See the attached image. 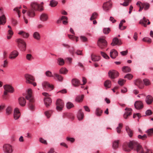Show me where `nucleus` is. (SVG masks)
Segmentation results:
<instances>
[{"label": "nucleus", "mask_w": 153, "mask_h": 153, "mask_svg": "<svg viewBox=\"0 0 153 153\" xmlns=\"http://www.w3.org/2000/svg\"><path fill=\"white\" fill-rule=\"evenodd\" d=\"M59 72L60 74H65L67 73L68 70L66 68H62L60 69Z\"/></svg>", "instance_id": "ea45409f"}, {"label": "nucleus", "mask_w": 153, "mask_h": 153, "mask_svg": "<svg viewBox=\"0 0 153 153\" xmlns=\"http://www.w3.org/2000/svg\"><path fill=\"white\" fill-rule=\"evenodd\" d=\"M111 85V81L108 80H106V88H110Z\"/></svg>", "instance_id": "a18cd8bd"}, {"label": "nucleus", "mask_w": 153, "mask_h": 153, "mask_svg": "<svg viewBox=\"0 0 153 153\" xmlns=\"http://www.w3.org/2000/svg\"><path fill=\"white\" fill-rule=\"evenodd\" d=\"M98 16V14L96 12H94L93 13L90 18V20L91 21L92 20L95 19H96Z\"/></svg>", "instance_id": "58836bf2"}, {"label": "nucleus", "mask_w": 153, "mask_h": 153, "mask_svg": "<svg viewBox=\"0 0 153 153\" xmlns=\"http://www.w3.org/2000/svg\"><path fill=\"white\" fill-rule=\"evenodd\" d=\"M143 40L144 42H147L149 43H151L152 42L151 39L148 37L143 38Z\"/></svg>", "instance_id": "4d7b16f0"}, {"label": "nucleus", "mask_w": 153, "mask_h": 153, "mask_svg": "<svg viewBox=\"0 0 153 153\" xmlns=\"http://www.w3.org/2000/svg\"><path fill=\"white\" fill-rule=\"evenodd\" d=\"M25 77L27 83H31V81L35 80V78L31 75L27 74L25 75Z\"/></svg>", "instance_id": "9b49d317"}, {"label": "nucleus", "mask_w": 153, "mask_h": 153, "mask_svg": "<svg viewBox=\"0 0 153 153\" xmlns=\"http://www.w3.org/2000/svg\"><path fill=\"white\" fill-rule=\"evenodd\" d=\"M135 85L137 86L140 89H142L143 88V85L142 81L140 79L136 80L134 82Z\"/></svg>", "instance_id": "dca6fc26"}, {"label": "nucleus", "mask_w": 153, "mask_h": 153, "mask_svg": "<svg viewBox=\"0 0 153 153\" xmlns=\"http://www.w3.org/2000/svg\"><path fill=\"white\" fill-rule=\"evenodd\" d=\"M83 113L82 112L81 109L79 110L77 115V117L78 120H82L83 119Z\"/></svg>", "instance_id": "bb28decb"}, {"label": "nucleus", "mask_w": 153, "mask_h": 153, "mask_svg": "<svg viewBox=\"0 0 153 153\" xmlns=\"http://www.w3.org/2000/svg\"><path fill=\"white\" fill-rule=\"evenodd\" d=\"M57 4V2L53 0L51 1H50V5L52 7H54L56 6Z\"/></svg>", "instance_id": "79ce46f5"}, {"label": "nucleus", "mask_w": 153, "mask_h": 153, "mask_svg": "<svg viewBox=\"0 0 153 153\" xmlns=\"http://www.w3.org/2000/svg\"><path fill=\"white\" fill-rule=\"evenodd\" d=\"M143 82L144 84L146 85H150L151 83L150 81L147 79H145L143 80Z\"/></svg>", "instance_id": "864d4df0"}, {"label": "nucleus", "mask_w": 153, "mask_h": 153, "mask_svg": "<svg viewBox=\"0 0 153 153\" xmlns=\"http://www.w3.org/2000/svg\"><path fill=\"white\" fill-rule=\"evenodd\" d=\"M66 106L68 109H70L74 106L73 103L70 102H68L66 104Z\"/></svg>", "instance_id": "a19ab883"}, {"label": "nucleus", "mask_w": 153, "mask_h": 153, "mask_svg": "<svg viewBox=\"0 0 153 153\" xmlns=\"http://www.w3.org/2000/svg\"><path fill=\"white\" fill-rule=\"evenodd\" d=\"M97 45L101 49H103L105 46V39L104 37L99 39L97 42Z\"/></svg>", "instance_id": "1a4fd4ad"}, {"label": "nucleus", "mask_w": 153, "mask_h": 153, "mask_svg": "<svg viewBox=\"0 0 153 153\" xmlns=\"http://www.w3.org/2000/svg\"><path fill=\"white\" fill-rule=\"evenodd\" d=\"M19 105L22 106L25 105L26 102L25 99L23 97H21L19 98Z\"/></svg>", "instance_id": "4be33fe9"}, {"label": "nucleus", "mask_w": 153, "mask_h": 153, "mask_svg": "<svg viewBox=\"0 0 153 153\" xmlns=\"http://www.w3.org/2000/svg\"><path fill=\"white\" fill-rule=\"evenodd\" d=\"M119 142L118 140H116L113 142L112 143V147L113 149H116L118 147Z\"/></svg>", "instance_id": "473e14b6"}, {"label": "nucleus", "mask_w": 153, "mask_h": 153, "mask_svg": "<svg viewBox=\"0 0 153 153\" xmlns=\"http://www.w3.org/2000/svg\"><path fill=\"white\" fill-rule=\"evenodd\" d=\"M134 141H132L128 143L125 144L123 146V150L126 152H130L131 149H134Z\"/></svg>", "instance_id": "39448f33"}, {"label": "nucleus", "mask_w": 153, "mask_h": 153, "mask_svg": "<svg viewBox=\"0 0 153 153\" xmlns=\"http://www.w3.org/2000/svg\"><path fill=\"white\" fill-rule=\"evenodd\" d=\"M45 74L48 77H52L54 76L52 75V72L50 71H46L45 72Z\"/></svg>", "instance_id": "6e6d98bb"}, {"label": "nucleus", "mask_w": 153, "mask_h": 153, "mask_svg": "<svg viewBox=\"0 0 153 153\" xmlns=\"http://www.w3.org/2000/svg\"><path fill=\"white\" fill-rule=\"evenodd\" d=\"M122 44V42L120 40H119L117 38H114L112 40V42L111 43V45L115 46L116 45H120Z\"/></svg>", "instance_id": "f3484780"}, {"label": "nucleus", "mask_w": 153, "mask_h": 153, "mask_svg": "<svg viewBox=\"0 0 153 153\" xmlns=\"http://www.w3.org/2000/svg\"><path fill=\"white\" fill-rule=\"evenodd\" d=\"M126 80L124 79H120L118 81V84L121 86L123 85L126 82Z\"/></svg>", "instance_id": "8fccbe9b"}, {"label": "nucleus", "mask_w": 153, "mask_h": 153, "mask_svg": "<svg viewBox=\"0 0 153 153\" xmlns=\"http://www.w3.org/2000/svg\"><path fill=\"white\" fill-rule=\"evenodd\" d=\"M71 82L73 85L76 87L79 84V81L76 79H72Z\"/></svg>", "instance_id": "c756f323"}, {"label": "nucleus", "mask_w": 153, "mask_h": 153, "mask_svg": "<svg viewBox=\"0 0 153 153\" xmlns=\"http://www.w3.org/2000/svg\"><path fill=\"white\" fill-rule=\"evenodd\" d=\"M143 3H142L141 2L138 1L136 4V5L140 7L139 11L140 12L141 11L143 10V7H142V4Z\"/></svg>", "instance_id": "09e8293b"}, {"label": "nucleus", "mask_w": 153, "mask_h": 153, "mask_svg": "<svg viewBox=\"0 0 153 153\" xmlns=\"http://www.w3.org/2000/svg\"><path fill=\"white\" fill-rule=\"evenodd\" d=\"M57 63L60 65H63L65 64L64 60L61 58H59L57 59Z\"/></svg>", "instance_id": "f704fd0d"}, {"label": "nucleus", "mask_w": 153, "mask_h": 153, "mask_svg": "<svg viewBox=\"0 0 153 153\" xmlns=\"http://www.w3.org/2000/svg\"><path fill=\"white\" fill-rule=\"evenodd\" d=\"M18 33L19 35H22L24 38H27L29 36V35L27 33H25L22 31H19Z\"/></svg>", "instance_id": "c9c22d12"}, {"label": "nucleus", "mask_w": 153, "mask_h": 153, "mask_svg": "<svg viewBox=\"0 0 153 153\" xmlns=\"http://www.w3.org/2000/svg\"><path fill=\"white\" fill-rule=\"evenodd\" d=\"M108 75L110 78L114 79L118 76L119 73L115 70H111L108 72Z\"/></svg>", "instance_id": "0eeeda50"}, {"label": "nucleus", "mask_w": 153, "mask_h": 153, "mask_svg": "<svg viewBox=\"0 0 153 153\" xmlns=\"http://www.w3.org/2000/svg\"><path fill=\"white\" fill-rule=\"evenodd\" d=\"M84 96L82 95V96H78L75 99V101L76 102H82L83 98Z\"/></svg>", "instance_id": "4c0bfd02"}, {"label": "nucleus", "mask_w": 153, "mask_h": 153, "mask_svg": "<svg viewBox=\"0 0 153 153\" xmlns=\"http://www.w3.org/2000/svg\"><path fill=\"white\" fill-rule=\"evenodd\" d=\"M66 140L67 141H70L71 142L73 143L75 141V139L72 137H67L66 138Z\"/></svg>", "instance_id": "69168bd1"}, {"label": "nucleus", "mask_w": 153, "mask_h": 153, "mask_svg": "<svg viewBox=\"0 0 153 153\" xmlns=\"http://www.w3.org/2000/svg\"><path fill=\"white\" fill-rule=\"evenodd\" d=\"M54 76L57 78L58 80L59 81H62L63 79V77L61 75L55 74L54 75Z\"/></svg>", "instance_id": "37998d69"}, {"label": "nucleus", "mask_w": 153, "mask_h": 153, "mask_svg": "<svg viewBox=\"0 0 153 153\" xmlns=\"http://www.w3.org/2000/svg\"><path fill=\"white\" fill-rule=\"evenodd\" d=\"M52 112L51 111H45V115L48 118L50 117Z\"/></svg>", "instance_id": "603ef678"}, {"label": "nucleus", "mask_w": 153, "mask_h": 153, "mask_svg": "<svg viewBox=\"0 0 153 153\" xmlns=\"http://www.w3.org/2000/svg\"><path fill=\"white\" fill-rule=\"evenodd\" d=\"M7 64L8 62L7 61V60L6 59L4 61L3 64L1 65V66H2L4 68H5L7 66Z\"/></svg>", "instance_id": "338daca9"}, {"label": "nucleus", "mask_w": 153, "mask_h": 153, "mask_svg": "<svg viewBox=\"0 0 153 153\" xmlns=\"http://www.w3.org/2000/svg\"><path fill=\"white\" fill-rule=\"evenodd\" d=\"M6 18L4 15L0 16V25H4L6 22Z\"/></svg>", "instance_id": "a878e982"}, {"label": "nucleus", "mask_w": 153, "mask_h": 153, "mask_svg": "<svg viewBox=\"0 0 153 153\" xmlns=\"http://www.w3.org/2000/svg\"><path fill=\"white\" fill-rule=\"evenodd\" d=\"M21 8V7L20 6L19 7V8L17 7L15 8L13 10L14 11H16V12L17 13H18V15L19 16V17H20V16L19 15L20 12H19V9H20Z\"/></svg>", "instance_id": "e2e57ef3"}, {"label": "nucleus", "mask_w": 153, "mask_h": 153, "mask_svg": "<svg viewBox=\"0 0 153 153\" xmlns=\"http://www.w3.org/2000/svg\"><path fill=\"white\" fill-rule=\"evenodd\" d=\"M12 109L11 107H8L6 109V114L7 115H9L11 114Z\"/></svg>", "instance_id": "de8ad7c7"}, {"label": "nucleus", "mask_w": 153, "mask_h": 153, "mask_svg": "<svg viewBox=\"0 0 153 153\" xmlns=\"http://www.w3.org/2000/svg\"><path fill=\"white\" fill-rule=\"evenodd\" d=\"M80 38L81 41L83 42H86L88 40L87 38L84 36H81Z\"/></svg>", "instance_id": "5fc2aeb1"}, {"label": "nucleus", "mask_w": 153, "mask_h": 153, "mask_svg": "<svg viewBox=\"0 0 153 153\" xmlns=\"http://www.w3.org/2000/svg\"><path fill=\"white\" fill-rule=\"evenodd\" d=\"M131 0H125V1L123 4V5L124 6H127L129 4V2Z\"/></svg>", "instance_id": "774afa93"}, {"label": "nucleus", "mask_w": 153, "mask_h": 153, "mask_svg": "<svg viewBox=\"0 0 153 153\" xmlns=\"http://www.w3.org/2000/svg\"><path fill=\"white\" fill-rule=\"evenodd\" d=\"M146 101L148 104H150L153 101V98L151 95H148L146 97Z\"/></svg>", "instance_id": "5701e85b"}, {"label": "nucleus", "mask_w": 153, "mask_h": 153, "mask_svg": "<svg viewBox=\"0 0 153 153\" xmlns=\"http://www.w3.org/2000/svg\"><path fill=\"white\" fill-rule=\"evenodd\" d=\"M150 6V4L148 3H143L142 4V7H143V9L144 8V10H147L149 9Z\"/></svg>", "instance_id": "72a5a7b5"}, {"label": "nucleus", "mask_w": 153, "mask_h": 153, "mask_svg": "<svg viewBox=\"0 0 153 153\" xmlns=\"http://www.w3.org/2000/svg\"><path fill=\"white\" fill-rule=\"evenodd\" d=\"M3 148L4 153H12L13 151L12 146L10 144L4 145Z\"/></svg>", "instance_id": "9d476101"}, {"label": "nucleus", "mask_w": 153, "mask_h": 153, "mask_svg": "<svg viewBox=\"0 0 153 153\" xmlns=\"http://www.w3.org/2000/svg\"><path fill=\"white\" fill-rule=\"evenodd\" d=\"M17 46L20 50L25 51L26 50V44L25 41L22 39L19 38L16 40Z\"/></svg>", "instance_id": "7ed1b4c3"}, {"label": "nucleus", "mask_w": 153, "mask_h": 153, "mask_svg": "<svg viewBox=\"0 0 153 153\" xmlns=\"http://www.w3.org/2000/svg\"><path fill=\"white\" fill-rule=\"evenodd\" d=\"M43 10V7L41 5H39L35 2H32L30 4V9L28 10L27 14L30 17H33L35 15V10L41 11Z\"/></svg>", "instance_id": "f257e3e1"}, {"label": "nucleus", "mask_w": 153, "mask_h": 153, "mask_svg": "<svg viewBox=\"0 0 153 153\" xmlns=\"http://www.w3.org/2000/svg\"><path fill=\"white\" fill-rule=\"evenodd\" d=\"M134 150H136L138 153H144L143 148L138 143L135 141L134 144Z\"/></svg>", "instance_id": "6e6552de"}, {"label": "nucleus", "mask_w": 153, "mask_h": 153, "mask_svg": "<svg viewBox=\"0 0 153 153\" xmlns=\"http://www.w3.org/2000/svg\"><path fill=\"white\" fill-rule=\"evenodd\" d=\"M40 19L41 21L43 22L46 21L48 19L47 14L45 13L42 14L40 16Z\"/></svg>", "instance_id": "393cba45"}, {"label": "nucleus", "mask_w": 153, "mask_h": 153, "mask_svg": "<svg viewBox=\"0 0 153 153\" xmlns=\"http://www.w3.org/2000/svg\"><path fill=\"white\" fill-rule=\"evenodd\" d=\"M92 60L94 62L98 61L100 60V56H96L94 55H92L91 56Z\"/></svg>", "instance_id": "2f4dec72"}, {"label": "nucleus", "mask_w": 153, "mask_h": 153, "mask_svg": "<svg viewBox=\"0 0 153 153\" xmlns=\"http://www.w3.org/2000/svg\"><path fill=\"white\" fill-rule=\"evenodd\" d=\"M135 108L137 109H141L143 107V104L141 101H137L134 103Z\"/></svg>", "instance_id": "a211bd4d"}, {"label": "nucleus", "mask_w": 153, "mask_h": 153, "mask_svg": "<svg viewBox=\"0 0 153 153\" xmlns=\"http://www.w3.org/2000/svg\"><path fill=\"white\" fill-rule=\"evenodd\" d=\"M42 95L46 97L44 99L45 104L46 107H48L50 106L52 100L49 97L50 96L48 93L46 92H43Z\"/></svg>", "instance_id": "20e7f679"}, {"label": "nucleus", "mask_w": 153, "mask_h": 153, "mask_svg": "<svg viewBox=\"0 0 153 153\" xmlns=\"http://www.w3.org/2000/svg\"><path fill=\"white\" fill-rule=\"evenodd\" d=\"M32 91L31 89H28L27 91V95L26 96V98L27 100H29L30 102V103L29 104L30 109L31 110H33L34 109V106L31 103L34 102V100L32 97Z\"/></svg>", "instance_id": "f03ea898"}, {"label": "nucleus", "mask_w": 153, "mask_h": 153, "mask_svg": "<svg viewBox=\"0 0 153 153\" xmlns=\"http://www.w3.org/2000/svg\"><path fill=\"white\" fill-rule=\"evenodd\" d=\"M147 22V25H149L150 24V22L148 19H146V18L144 17L143 18L140 20L139 22V23L142 25H143L145 27H147V24L146 23Z\"/></svg>", "instance_id": "ddd939ff"}, {"label": "nucleus", "mask_w": 153, "mask_h": 153, "mask_svg": "<svg viewBox=\"0 0 153 153\" xmlns=\"http://www.w3.org/2000/svg\"><path fill=\"white\" fill-rule=\"evenodd\" d=\"M133 75L131 74H127L124 77V78H127L128 79H131L133 78Z\"/></svg>", "instance_id": "13d9d810"}, {"label": "nucleus", "mask_w": 153, "mask_h": 153, "mask_svg": "<svg viewBox=\"0 0 153 153\" xmlns=\"http://www.w3.org/2000/svg\"><path fill=\"white\" fill-rule=\"evenodd\" d=\"M147 133L149 136L152 135L153 133V128H151L148 130Z\"/></svg>", "instance_id": "680f3d73"}, {"label": "nucleus", "mask_w": 153, "mask_h": 153, "mask_svg": "<svg viewBox=\"0 0 153 153\" xmlns=\"http://www.w3.org/2000/svg\"><path fill=\"white\" fill-rule=\"evenodd\" d=\"M13 32L12 30H8L7 32V39H9L11 38L13 35Z\"/></svg>", "instance_id": "cd10ccee"}, {"label": "nucleus", "mask_w": 153, "mask_h": 153, "mask_svg": "<svg viewBox=\"0 0 153 153\" xmlns=\"http://www.w3.org/2000/svg\"><path fill=\"white\" fill-rule=\"evenodd\" d=\"M118 53L115 49L112 50L110 52V56L112 59H115L118 56Z\"/></svg>", "instance_id": "412c9836"}, {"label": "nucleus", "mask_w": 153, "mask_h": 153, "mask_svg": "<svg viewBox=\"0 0 153 153\" xmlns=\"http://www.w3.org/2000/svg\"><path fill=\"white\" fill-rule=\"evenodd\" d=\"M26 58L28 60L31 61L33 58L31 54H27L26 55Z\"/></svg>", "instance_id": "3c124183"}, {"label": "nucleus", "mask_w": 153, "mask_h": 153, "mask_svg": "<svg viewBox=\"0 0 153 153\" xmlns=\"http://www.w3.org/2000/svg\"><path fill=\"white\" fill-rule=\"evenodd\" d=\"M112 3L111 1H109L106 2V11L109 10L111 7Z\"/></svg>", "instance_id": "c85d7f7f"}, {"label": "nucleus", "mask_w": 153, "mask_h": 153, "mask_svg": "<svg viewBox=\"0 0 153 153\" xmlns=\"http://www.w3.org/2000/svg\"><path fill=\"white\" fill-rule=\"evenodd\" d=\"M123 127L122 124L121 123H119L118 125V126L116 128V131L118 133H120L121 132V129Z\"/></svg>", "instance_id": "49530a36"}, {"label": "nucleus", "mask_w": 153, "mask_h": 153, "mask_svg": "<svg viewBox=\"0 0 153 153\" xmlns=\"http://www.w3.org/2000/svg\"><path fill=\"white\" fill-rule=\"evenodd\" d=\"M126 130L129 136L131 137L133 134V131L128 126H126Z\"/></svg>", "instance_id": "b1692460"}, {"label": "nucleus", "mask_w": 153, "mask_h": 153, "mask_svg": "<svg viewBox=\"0 0 153 153\" xmlns=\"http://www.w3.org/2000/svg\"><path fill=\"white\" fill-rule=\"evenodd\" d=\"M20 113L18 108H15L14 111V118L15 120L18 119L20 116Z\"/></svg>", "instance_id": "6ab92c4d"}, {"label": "nucleus", "mask_w": 153, "mask_h": 153, "mask_svg": "<svg viewBox=\"0 0 153 153\" xmlns=\"http://www.w3.org/2000/svg\"><path fill=\"white\" fill-rule=\"evenodd\" d=\"M138 137L139 139H142V140H144L146 138L147 136L146 134H144L143 136L139 135H138Z\"/></svg>", "instance_id": "052dcab7"}, {"label": "nucleus", "mask_w": 153, "mask_h": 153, "mask_svg": "<svg viewBox=\"0 0 153 153\" xmlns=\"http://www.w3.org/2000/svg\"><path fill=\"white\" fill-rule=\"evenodd\" d=\"M39 141H40V142L44 144H47V143L46 141L42 138L41 137L39 138Z\"/></svg>", "instance_id": "bf43d9fd"}, {"label": "nucleus", "mask_w": 153, "mask_h": 153, "mask_svg": "<svg viewBox=\"0 0 153 153\" xmlns=\"http://www.w3.org/2000/svg\"><path fill=\"white\" fill-rule=\"evenodd\" d=\"M75 53L78 55H82V51L80 50H77L75 52Z\"/></svg>", "instance_id": "0e129e2a"}, {"label": "nucleus", "mask_w": 153, "mask_h": 153, "mask_svg": "<svg viewBox=\"0 0 153 153\" xmlns=\"http://www.w3.org/2000/svg\"><path fill=\"white\" fill-rule=\"evenodd\" d=\"M33 37L37 40H39L40 39V36L39 33L38 32H34L33 34Z\"/></svg>", "instance_id": "7c9ffc66"}, {"label": "nucleus", "mask_w": 153, "mask_h": 153, "mask_svg": "<svg viewBox=\"0 0 153 153\" xmlns=\"http://www.w3.org/2000/svg\"><path fill=\"white\" fill-rule=\"evenodd\" d=\"M42 86L45 88L49 89L51 91L53 89V86L52 85H50L49 83L47 82H44L42 84Z\"/></svg>", "instance_id": "2eb2a0df"}, {"label": "nucleus", "mask_w": 153, "mask_h": 153, "mask_svg": "<svg viewBox=\"0 0 153 153\" xmlns=\"http://www.w3.org/2000/svg\"><path fill=\"white\" fill-rule=\"evenodd\" d=\"M102 113V111L100 108H97L95 111L96 114L97 116H100Z\"/></svg>", "instance_id": "c03bdc74"}, {"label": "nucleus", "mask_w": 153, "mask_h": 153, "mask_svg": "<svg viewBox=\"0 0 153 153\" xmlns=\"http://www.w3.org/2000/svg\"><path fill=\"white\" fill-rule=\"evenodd\" d=\"M125 110L126 111L123 115V117L125 119H127L128 116L131 115L132 110L131 108H127Z\"/></svg>", "instance_id": "4468645a"}, {"label": "nucleus", "mask_w": 153, "mask_h": 153, "mask_svg": "<svg viewBox=\"0 0 153 153\" xmlns=\"http://www.w3.org/2000/svg\"><path fill=\"white\" fill-rule=\"evenodd\" d=\"M122 71L124 72H129L131 71L130 68L128 66H124L122 68Z\"/></svg>", "instance_id": "e433bc0d"}, {"label": "nucleus", "mask_w": 153, "mask_h": 153, "mask_svg": "<svg viewBox=\"0 0 153 153\" xmlns=\"http://www.w3.org/2000/svg\"><path fill=\"white\" fill-rule=\"evenodd\" d=\"M19 53L16 50H14L9 55V58L11 59H15L19 55Z\"/></svg>", "instance_id": "f8f14e48"}, {"label": "nucleus", "mask_w": 153, "mask_h": 153, "mask_svg": "<svg viewBox=\"0 0 153 153\" xmlns=\"http://www.w3.org/2000/svg\"><path fill=\"white\" fill-rule=\"evenodd\" d=\"M56 110L58 111H61L62 110L64 104L62 100L58 99L56 101Z\"/></svg>", "instance_id": "423d86ee"}, {"label": "nucleus", "mask_w": 153, "mask_h": 153, "mask_svg": "<svg viewBox=\"0 0 153 153\" xmlns=\"http://www.w3.org/2000/svg\"><path fill=\"white\" fill-rule=\"evenodd\" d=\"M4 90L7 91L8 92L13 93L14 91L13 87L10 85H5L4 86Z\"/></svg>", "instance_id": "aec40b11"}]
</instances>
